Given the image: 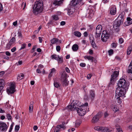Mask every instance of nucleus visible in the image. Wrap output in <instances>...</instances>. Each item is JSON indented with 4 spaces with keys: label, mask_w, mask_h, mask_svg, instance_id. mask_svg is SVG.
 Segmentation results:
<instances>
[{
    "label": "nucleus",
    "mask_w": 132,
    "mask_h": 132,
    "mask_svg": "<svg viewBox=\"0 0 132 132\" xmlns=\"http://www.w3.org/2000/svg\"><path fill=\"white\" fill-rule=\"evenodd\" d=\"M88 105V103H87L82 105L79 101L76 100L73 103H71L70 105H68L65 109L74 111L76 109L78 114L81 116H83L85 114L86 109Z\"/></svg>",
    "instance_id": "obj_1"
},
{
    "label": "nucleus",
    "mask_w": 132,
    "mask_h": 132,
    "mask_svg": "<svg viewBox=\"0 0 132 132\" xmlns=\"http://www.w3.org/2000/svg\"><path fill=\"white\" fill-rule=\"evenodd\" d=\"M43 4L42 0L35 2L33 8V13L35 15H38L42 13L43 10Z\"/></svg>",
    "instance_id": "obj_2"
},
{
    "label": "nucleus",
    "mask_w": 132,
    "mask_h": 132,
    "mask_svg": "<svg viewBox=\"0 0 132 132\" xmlns=\"http://www.w3.org/2000/svg\"><path fill=\"white\" fill-rule=\"evenodd\" d=\"M123 20L124 15L122 14H120L115 20L113 25L114 30L116 32H117L119 31L120 26L123 22Z\"/></svg>",
    "instance_id": "obj_3"
},
{
    "label": "nucleus",
    "mask_w": 132,
    "mask_h": 132,
    "mask_svg": "<svg viewBox=\"0 0 132 132\" xmlns=\"http://www.w3.org/2000/svg\"><path fill=\"white\" fill-rule=\"evenodd\" d=\"M128 88L117 87L116 92L115 95H118L120 96H124L126 93V90Z\"/></svg>",
    "instance_id": "obj_4"
},
{
    "label": "nucleus",
    "mask_w": 132,
    "mask_h": 132,
    "mask_svg": "<svg viewBox=\"0 0 132 132\" xmlns=\"http://www.w3.org/2000/svg\"><path fill=\"white\" fill-rule=\"evenodd\" d=\"M117 87L128 88L129 85L127 84L125 80L123 78L120 79L118 82Z\"/></svg>",
    "instance_id": "obj_5"
},
{
    "label": "nucleus",
    "mask_w": 132,
    "mask_h": 132,
    "mask_svg": "<svg viewBox=\"0 0 132 132\" xmlns=\"http://www.w3.org/2000/svg\"><path fill=\"white\" fill-rule=\"evenodd\" d=\"M110 35L108 32L106 30L103 31L101 36V39L104 42H105L109 38Z\"/></svg>",
    "instance_id": "obj_6"
},
{
    "label": "nucleus",
    "mask_w": 132,
    "mask_h": 132,
    "mask_svg": "<svg viewBox=\"0 0 132 132\" xmlns=\"http://www.w3.org/2000/svg\"><path fill=\"white\" fill-rule=\"evenodd\" d=\"M15 87L14 83L12 82L10 84L9 87L6 89V92L8 94H11L15 91Z\"/></svg>",
    "instance_id": "obj_7"
},
{
    "label": "nucleus",
    "mask_w": 132,
    "mask_h": 132,
    "mask_svg": "<svg viewBox=\"0 0 132 132\" xmlns=\"http://www.w3.org/2000/svg\"><path fill=\"white\" fill-rule=\"evenodd\" d=\"M102 26L100 24L98 25L96 27L95 31V37L96 38H100L102 33Z\"/></svg>",
    "instance_id": "obj_8"
},
{
    "label": "nucleus",
    "mask_w": 132,
    "mask_h": 132,
    "mask_svg": "<svg viewBox=\"0 0 132 132\" xmlns=\"http://www.w3.org/2000/svg\"><path fill=\"white\" fill-rule=\"evenodd\" d=\"M67 75L63 74L61 76V81L62 84L64 86H67L68 85L69 81L67 78Z\"/></svg>",
    "instance_id": "obj_9"
},
{
    "label": "nucleus",
    "mask_w": 132,
    "mask_h": 132,
    "mask_svg": "<svg viewBox=\"0 0 132 132\" xmlns=\"http://www.w3.org/2000/svg\"><path fill=\"white\" fill-rule=\"evenodd\" d=\"M119 74V72L118 71H115L113 72L111 76L110 80L111 84H112L114 81L116 80V78L118 76Z\"/></svg>",
    "instance_id": "obj_10"
},
{
    "label": "nucleus",
    "mask_w": 132,
    "mask_h": 132,
    "mask_svg": "<svg viewBox=\"0 0 132 132\" xmlns=\"http://www.w3.org/2000/svg\"><path fill=\"white\" fill-rule=\"evenodd\" d=\"M102 116V113L101 112H99L93 118L92 121L93 123H96L98 121L99 119Z\"/></svg>",
    "instance_id": "obj_11"
},
{
    "label": "nucleus",
    "mask_w": 132,
    "mask_h": 132,
    "mask_svg": "<svg viewBox=\"0 0 132 132\" xmlns=\"http://www.w3.org/2000/svg\"><path fill=\"white\" fill-rule=\"evenodd\" d=\"M7 128V126L5 123L0 122V130L2 131H6Z\"/></svg>",
    "instance_id": "obj_12"
},
{
    "label": "nucleus",
    "mask_w": 132,
    "mask_h": 132,
    "mask_svg": "<svg viewBox=\"0 0 132 132\" xmlns=\"http://www.w3.org/2000/svg\"><path fill=\"white\" fill-rule=\"evenodd\" d=\"M62 128L63 130L65 129V127L63 124L57 125L54 130V132H59L60 130V129Z\"/></svg>",
    "instance_id": "obj_13"
},
{
    "label": "nucleus",
    "mask_w": 132,
    "mask_h": 132,
    "mask_svg": "<svg viewBox=\"0 0 132 132\" xmlns=\"http://www.w3.org/2000/svg\"><path fill=\"white\" fill-rule=\"evenodd\" d=\"M110 12L112 15H114L116 14V7L115 5H113L111 7L110 10Z\"/></svg>",
    "instance_id": "obj_14"
},
{
    "label": "nucleus",
    "mask_w": 132,
    "mask_h": 132,
    "mask_svg": "<svg viewBox=\"0 0 132 132\" xmlns=\"http://www.w3.org/2000/svg\"><path fill=\"white\" fill-rule=\"evenodd\" d=\"M89 96L91 99L92 100H93L95 96V94L94 91L93 90H90L89 91Z\"/></svg>",
    "instance_id": "obj_15"
},
{
    "label": "nucleus",
    "mask_w": 132,
    "mask_h": 132,
    "mask_svg": "<svg viewBox=\"0 0 132 132\" xmlns=\"http://www.w3.org/2000/svg\"><path fill=\"white\" fill-rule=\"evenodd\" d=\"M63 0H60L57 1V0H54L53 2V4L55 6L60 5L61 4Z\"/></svg>",
    "instance_id": "obj_16"
},
{
    "label": "nucleus",
    "mask_w": 132,
    "mask_h": 132,
    "mask_svg": "<svg viewBox=\"0 0 132 132\" xmlns=\"http://www.w3.org/2000/svg\"><path fill=\"white\" fill-rule=\"evenodd\" d=\"M34 104V102L33 101H31L30 103L29 110L30 112H32L33 111Z\"/></svg>",
    "instance_id": "obj_17"
},
{
    "label": "nucleus",
    "mask_w": 132,
    "mask_h": 132,
    "mask_svg": "<svg viewBox=\"0 0 132 132\" xmlns=\"http://www.w3.org/2000/svg\"><path fill=\"white\" fill-rule=\"evenodd\" d=\"M85 59H87L89 60H90L92 62H93L94 61V58L91 56H87L86 55L84 57Z\"/></svg>",
    "instance_id": "obj_18"
},
{
    "label": "nucleus",
    "mask_w": 132,
    "mask_h": 132,
    "mask_svg": "<svg viewBox=\"0 0 132 132\" xmlns=\"http://www.w3.org/2000/svg\"><path fill=\"white\" fill-rule=\"evenodd\" d=\"M121 96L118 95H115V98L116 99V101L119 104H121L122 103V100L120 98Z\"/></svg>",
    "instance_id": "obj_19"
},
{
    "label": "nucleus",
    "mask_w": 132,
    "mask_h": 132,
    "mask_svg": "<svg viewBox=\"0 0 132 132\" xmlns=\"http://www.w3.org/2000/svg\"><path fill=\"white\" fill-rule=\"evenodd\" d=\"M78 46L77 44H75L72 46V48L73 51H76L78 50Z\"/></svg>",
    "instance_id": "obj_20"
},
{
    "label": "nucleus",
    "mask_w": 132,
    "mask_h": 132,
    "mask_svg": "<svg viewBox=\"0 0 132 132\" xmlns=\"http://www.w3.org/2000/svg\"><path fill=\"white\" fill-rule=\"evenodd\" d=\"M58 38H54L51 40V42L52 44H55L58 42Z\"/></svg>",
    "instance_id": "obj_21"
},
{
    "label": "nucleus",
    "mask_w": 132,
    "mask_h": 132,
    "mask_svg": "<svg viewBox=\"0 0 132 132\" xmlns=\"http://www.w3.org/2000/svg\"><path fill=\"white\" fill-rule=\"evenodd\" d=\"M132 50V45H130L129 46L128 48L127 51V54L128 55L130 54Z\"/></svg>",
    "instance_id": "obj_22"
},
{
    "label": "nucleus",
    "mask_w": 132,
    "mask_h": 132,
    "mask_svg": "<svg viewBox=\"0 0 132 132\" xmlns=\"http://www.w3.org/2000/svg\"><path fill=\"white\" fill-rule=\"evenodd\" d=\"M82 122L80 120H77L76 121L75 123V126L76 127H78L80 125Z\"/></svg>",
    "instance_id": "obj_23"
},
{
    "label": "nucleus",
    "mask_w": 132,
    "mask_h": 132,
    "mask_svg": "<svg viewBox=\"0 0 132 132\" xmlns=\"http://www.w3.org/2000/svg\"><path fill=\"white\" fill-rule=\"evenodd\" d=\"M73 34L75 36L78 37H80L81 35V33L80 32L77 31L74 32Z\"/></svg>",
    "instance_id": "obj_24"
},
{
    "label": "nucleus",
    "mask_w": 132,
    "mask_h": 132,
    "mask_svg": "<svg viewBox=\"0 0 132 132\" xmlns=\"http://www.w3.org/2000/svg\"><path fill=\"white\" fill-rule=\"evenodd\" d=\"M24 76L23 73H20L18 75L17 79L19 80L23 79L24 78Z\"/></svg>",
    "instance_id": "obj_25"
},
{
    "label": "nucleus",
    "mask_w": 132,
    "mask_h": 132,
    "mask_svg": "<svg viewBox=\"0 0 132 132\" xmlns=\"http://www.w3.org/2000/svg\"><path fill=\"white\" fill-rule=\"evenodd\" d=\"M15 41V38L14 37H13L11 39L9 42V46H11L12 44H13Z\"/></svg>",
    "instance_id": "obj_26"
},
{
    "label": "nucleus",
    "mask_w": 132,
    "mask_h": 132,
    "mask_svg": "<svg viewBox=\"0 0 132 132\" xmlns=\"http://www.w3.org/2000/svg\"><path fill=\"white\" fill-rule=\"evenodd\" d=\"M58 55H57L56 54H53L51 56V58L52 59H54L58 61Z\"/></svg>",
    "instance_id": "obj_27"
},
{
    "label": "nucleus",
    "mask_w": 132,
    "mask_h": 132,
    "mask_svg": "<svg viewBox=\"0 0 132 132\" xmlns=\"http://www.w3.org/2000/svg\"><path fill=\"white\" fill-rule=\"evenodd\" d=\"M58 60L57 61L58 63H61L63 62V59L62 57L60 56L59 55H58Z\"/></svg>",
    "instance_id": "obj_28"
},
{
    "label": "nucleus",
    "mask_w": 132,
    "mask_h": 132,
    "mask_svg": "<svg viewBox=\"0 0 132 132\" xmlns=\"http://www.w3.org/2000/svg\"><path fill=\"white\" fill-rule=\"evenodd\" d=\"M127 72L128 73H132V64H130V65L128 67L127 70Z\"/></svg>",
    "instance_id": "obj_29"
},
{
    "label": "nucleus",
    "mask_w": 132,
    "mask_h": 132,
    "mask_svg": "<svg viewBox=\"0 0 132 132\" xmlns=\"http://www.w3.org/2000/svg\"><path fill=\"white\" fill-rule=\"evenodd\" d=\"M101 131L102 132H109V129L108 127H102Z\"/></svg>",
    "instance_id": "obj_30"
},
{
    "label": "nucleus",
    "mask_w": 132,
    "mask_h": 132,
    "mask_svg": "<svg viewBox=\"0 0 132 132\" xmlns=\"http://www.w3.org/2000/svg\"><path fill=\"white\" fill-rule=\"evenodd\" d=\"M68 14L69 15H71L74 12V10L71 9H69L68 10Z\"/></svg>",
    "instance_id": "obj_31"
},
{
    "label": "nucleus",
    "mask_w": 132,
    "mask_h": 132,
    "mask_svg": "<svg viewBox=\"0 0 132 132\" xmlns=\"http://www.w3.org/2000/svg\"><path fill=\"white\" fill-rule=\"evenodd\" d=\"M71 3L73 6H75L78 3V0H72Z\"/></svg>",
    "instance_id": "obj_32"
},
{
    "label": "nucleus",
    "mask_w": 132,
    "mask_h": 132,
    "mask_svg": "<svg viewBox=\"0 0 132 132\" xmlns=\"http://www.w3.org/2000/svg\"><path fill=\"white\" fill-rule=\"evenodd\" d=\"M53 20L56 21L59 19V18L57 15H54L52 16Z\"/></svg>",
    "instance_id": "obj_33"
},
{
    "label": "nucleus",
    "mask_w": 132,
    "mask_h": 132,
    "mask_svg": "<svg viewBox=\"0 0 132 132\" xmlns=\"http://www.w3.org/2000/svg\"><path fill=\"white\" fill-rule=\"evenodd\" d=\"M54 87L56 88H58L60 86V84L55 80H54Z\"/></svg>",
    "instance_id": "obj_34"
},
{
    "label": "nucleus",
    "mask_w": 132,
    "mask_h": 132,
    "mask_svg": "<svg viewBox=\"0 0 132 132\" xmlns=\"http://www.w3.org/2000/svg\"><path fill=\"white\" fill-rule=\"evenodd\" d=\"M128 25L132 24V18L131 19L130 17H128L127 19Z\"/></svg>",
    "instance_id": "obj_35"
},
{
    "label": "nucleus",
    "mask_w": 132,
    "mask_h": 132,
    "mask_svg": "<svg viewBox=\"0 0 132 132\" xmlns=\"http://www.w3.org/2000/svg\"><path fill=\"white\" fill-rule=\"evenodd\" d=\"M102 127L98 126L95 127L94 129L95 130L98 131H102Z\"/></svg>",
    "instance_id": "obj_36"
},
{
    "label": "nucleus",
    "mask_w": 132,
    "mask_h": 132,
    "mask_svg": "<svg viewBox=\"0 0 132 132\" xmlns=\"http://www.w3.org/2000/svg\"><path fill=\"white\" fill-rule=\"evenodd\" d=\"M118 44L117 43L113 42L111 44V46L113 48H116Z\"/></svg>",
    "instance_id": "obj_37"
},
{
    "label": "nucleus",
    "mask_w": 132,
    "mask_h": 132,
    "mask_svg": "<svg viewBox=\"0 0 132 132\" xmlns=\"http://www.w3.org/2000/svg\"><path fill=\"white\" fill-rule=\"evenodd\" d=\"M112 109H113L114 112H116L118 111L119 110L118 108H117L114 105L112 106L111 107Z\"/></svg>",
    "instance_id": "obj_38"
},
{
    "label": "nucleus",
    "mask_w": 132,
    "mask_h": 132,
    "mask_svg": "<svg viewBox=\"0 0 132 132\" xmlns=\"http://www.w3.org/2000/svg\"><path fill=\"white\" fill-rule=\"evenodd\" d=\"M90 43L93 48L94 49L97 48V46L95 42Z\"/></svg>",
    "instance_id": "obj_39"
},
{
    "label": "nucleus",
    "mask_w": 132,
    "mask_h": 132,
    "mask_svg": "<svg viewBox=\"0 0 132 132\" xmlns=\"http://www.w3.org/2000/svg\"><path fill=\"white\" fill-rule=\"evenodd\" d=\"M89 39L90 43L95 42L94 38V37L93 36H90L89 37Z\"/></svg>",
    "instance_id": "obj_40"
},
{
    "label": "nucleus",
    "mask_w": 132,
    "mask_h": 132,
    "mask_svg": "<svg viewBox=\"0 0 132 132\" xmlns=\"http://www.w3.org/2000/svg\"><path fill=\"white\" fill-rule=\"evenodd\" d=\"M108 52L109 53V55H111L113 54V50L112 49L108 51Z\"/></svg>",
    "instance_id": "obj_41"
},
{
    "label": "nucleus",
    "mask_w": 132,
    "mask_h": 132,
    "mask_svg": "<svg viewBox=\"0 0 132 132\" xmlns=\"http://www.w3.org/2000/svg\"><path fill=\"white\" fill-rule=\"evenodd\" d=\"M26 46V44L24 43H23V44H22L21 47L20 48V50H21L24 49L25 48Z\"/></svg>",
    "instance_id": "obj_42"
},
{
    "label": "nucleus",
    "mask_w": 132,
    "mask_h": 132,
    "mask_svg": "<svg viewBox=\"0 0 132 132\" xmlns=\"http://www.w3.org/2000/svg\"><path fill=\"white\" fill-rule=\"evenodd\" d=\"M20 128V126L19 125H16L15 127V131H18Z\"/></svg>",
    "instance_id": "obj_43"
},
{
    "label": "nucleus",
    "mask_w": 132,
    "mask_h": 132,
    "mask_svg": "<svg viewBox=\"0 0 132 132\" xmlns=\"http://www.w3.org/2000/svg\"><path fill=\"white\" fill-rule=\"evenodd\" d=\"M6 117H7L8 120H11L12 118V117L10 114H7L6 115Z\"/></svg>",
    "instance_id": "obj_44"
},
{
    "label": "nucleus",
    "mask_w": 132,
    "mask_h": 132,
    "mask_svg": "<svg viewBox=\"0 0 132 132\" xmlns=\"http://www.w3.org/2000/svg\"><path fill=\"white\" fill-rule=\"evenodd\" d=\"M53 74L54 73H51V72H50L48 76V78L50 79L51 77L53 75Z\"/></svg>",
    "instance_id": "obj_45"
},
{
    "label": "nucleus",
    "mask_w": 132,
    "mask_h": 132,
    "mask_svg": "<svg viewBox=\"0 0 132 132\" xmlns=\"http://www.w3.org/2000/svg\"><path fill=\"white\" fill-rule=\"evenodd\" d=\"M119 41L120 44H121L123 42L124 40L122 38H121L119 39Z\"/></svg>",
    "instance_id": "obj_46"
},
{
    "label": "nucleus",
    "mask_w": 132,
    "mask_h": 132,
    "mask_svg": "<svg viewBox=\"0 0 132 132\" xmlns=\"http://www.w3.org/2000/svg\"><path fill=\"white\" fill-rule=\"evenodd\" d=\"M56 49L57 52L59 51L61 49V47L60 46L58 45L56 46Z\"/></svg>",
    "instance_id": "obj_47"
},
{
    "label": "nucleus",
    "mask_w": 132,
    "mask_h": 132,
    "mask_svg": "<svg viewBox=\"0 0 132 132\" xmlns=\"http://www.w3.org/2000/svg\"><path fill=\"white\" fill-rule=\"evenodd\" d=\"M26 4L25 3H24V2H23L21 4V6L22 7H23V6L24 7H23V9L24 10L25 7L26 6Z\"/></svg>",
    "instance_id": "obj_48"
},
{
    "label": "nucleus",
    "mask_w": 132,
    "mask_h": 132,
    "mask_svg": "<svg viewBox=\"0 0 132 132\" xmlns=\"http://www.w3.org/2000/svg\"><path fill=\"white\" fill-rule=\"evenodd\" d=\"M92 76V75L90 74H89L87 75V79H90L91 77Z\"/></svg>",
    "instance_id": "obj_49"
},
{
    "label": "nucleus",
    "mask_w": 132,
    "mask_h": 132,
    "mask_svg": "<svg viewBox=\"0 0 132 132\" xmlns=\"http://www.w3.org/2000/svg\"><path fill=\"white\" fill-rule=\"evenodd\" d=\"M86 64L84 63H81L80 64V66L82 67H84L86 66Z\"/></svg>",
    "instance_id": "obj_50"
},
{
    "label": "nucleus",
    "mask_w": 132,
    "mask_h": 132,
    "mask_svg": "<svg viewBox=\"0 0 132 132\" xmlns=\"http://www.w3.org/2000/svg\"><path fill=\"white\" fill-rule=\"evenodd\" d=\"M13 126L12 125H11L10 126V129L9 131V132H11V131L12 130V129H13Z\"/></svg>",
    "instance_id": "obj_51"
},
{
    "label": "nucleus",
    "mask_w": 132,
    "mask_h": 132,
    "mask_svg": "<svg viewBox=\"0 0 132 132\" xmlns=\"http://www.w3.org/2000/svg\"><path fill=\"white\" fill-rule=\"evenodd\" d=\"M55 69L54 68H53L51 70V73H55Z\"/></svg>",
    "instance_id": "obj_52"
},
{
    "label": "nucleus",
    "mask_w": 132,
    "mask_h": 132,
    "mask_svg": "<svg viewBox=\"0 0 132 132\" xmlns=\"http://www.w3.org/2000/svg\"><path fill=\"white\" fill-rule=\"evenodd\" d=\"M66 23L64 21H62L60 23V25L63 26Z\"/></svg>",
    "instance_id": "obj_53"
},
{
    "label": "nucleus",
    "mask_w": 132,
    "mask_h": 132,
    "mask_svg": "<svg viewBox=\"0 0 132 132\" xmlns=\"http://www.w3.org/2000/svg\"><path fill=\"white\" fill-rule=\"evenodd\" d=\"M93 50L92 49H90L89 50V54L90 55H92L93 54Z\"/></svg>",
    "instance_id": "obj_54"
},
{
    "label": "nucleus",
    "mask_w": 132,
    "mask_h": 132,
    "mask_svg": "<svg viewBox=\"0 0 132 132\" xmlns=\"http://www.w3.org/2000/svg\"><path fill=\"white\" fill-rule=\"evenodd\" d=\"M5 73V72L4 71H2L0 72V76H2Z\"/></svg>",
    "instance_id": "obj_55"
},
{
    "label": "nucleus",
    "mask_w": 132,
    "mask_h": 132,
    "mask_svg": "<svg viewBox=\"0 0 132 132\" xmlns=\"http://www.w3.org/2000/svg\"><path fill=\"white\" fill-rule=\"evenodd\" d=\"M109 114L107 112H105L104 113V116L105 118L109 116Z\"/></svg>",
    "instance_id": "obj_56"
},
{
    "label": "nucleus",
    "mask_w": 132,
    "mask_h": 132,
    "mask_svg": "<svg viewBox=\"0 0 132 132\" xmlns=\"http://www.w3.org/2000/svg\"><path fill=\"white\" fill-rule=\"evenodd\" d=\"M40 69L39 68L37 69L36 70V72L38 73H40L41 72V71Z\"/></svg>",
    "instance_id": "obj_57"
},
{
    "label": "nucleus",
    "mask_w": 132,
    "mask_h": 132,
    "mask_svg": "<svg viewBox=\"0 0 132 132\" xmlns=\"http://www.w3.org/2000/svg\"><path fill=\"white\" fill-rule=\"evenodd\" d=\"M5 54L7 55L8 56H10L11 55L10 53L8 51L6 52Z\"/></svg>",
    "instance_id": "obj_58"
},
{
    "label": "nucleus",
    "mask_w": 132,
    "mask_h": 132,
    "mask_svg": "<svg viewBox=\"0 0 132 132\" xmlns=\"http://www.w3.org/2000/svg\"><path fill=\"white\" fill-rule=\"evenodd\" d=\"M18 35L19 36V37L20 38L22 36V35L21 33V32H18Z\"/></svg>",
    "instance_id": "obj_59"
},
{
    "label": "nucleus",
    "mask_w": 132,
    "mask_h": 132,
    "mask_svg": "<svg viewBox=\"0 0 132 132\" xmlns=\"http://www.w3.org/2000/svg\"><path fill=\"white\" fill-rule=\"evenodd\" d=\"M33 128L34 131H36L38 129L37 126H34L33 127Z\"/></svg>",
    "instance_id": "obj_60"
},
{
    "label": "nucleus",
    "mask_w": 132,
    "mask_h": 132,
    "mask_svg": "<svg viewBox=\"0 0 132 132\" xmlns=\"http://www.w3.org/2000/svg\"><path fill=\"white\" fill-rule=\"evenodd\" d=\"M90 12H92V13L90 14L89 15L90 17H91L94 15L93 11L92 10H90Z\"/></svg>",
    "instance_id": "obj_61"
},
{
    "label": "nucleus",
    "mask_w": 132,
    "mask_h": 132,
    "mask_svg": "<svg viewBox=\"0 0 132 132\" xmlns=\"http://www.w3.org/2000/svg\"><path fill=\"white\" fill-rule=\"evenodd\" d=\"M16 50V48L15 47H13L11 49V51L13 52L15 51Z\"/></svg>",
    "instance_id": "obj_62"
},
{
    "label": "nucleus",
    "mask_w": 132,
    "mask_h": 132,
    "mask_svg": "<svg viewBox=\"0 0 132 132\" xmlns=\"http://www.w3.org/2000/svg\"><path fill=\"white\" fill-rule=\"evenodd\" d=\"M43 66L41 64H39L38 67V68L41 69V68H43Z\"/></svg>",
    "instance_id": "obj_63"
},
{
    "label": "nucleus",
    "mask_w": 132,
    "mask_h": 132,
    "mask_svg": "<svg viewBox=\"0 0 132 132\" xmlns=\"http://www.w3.org/2000/svg\"><path fill=\"white\" fill-rule=\"evenodd\" d=\"M116 129H117V130L119 129H120V127L118 125H116Z\"/></svg>",
    "instance_id": "obj_64"
}]
</instances>
